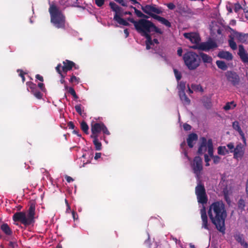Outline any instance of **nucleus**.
<instances>
[{
    "instance_id": "nucleus-24",
    "label": "nucleus",
    "mask_w": 248,
    "mask_h": 248,
    "mask_svg": "<svg viewBox=\"0 0 248 248\" xmlns=\"http://www.w3.org/2000/svg\"><path fill=\"white\" fill-rule=\"evenodd\" d=\"M1 231L8 236L11 235L13 233L12 230L7 223H3L0 226Z\"/></svg>"
},
{
    "instance_id": "nucleus-25",
    "label": "nucleus",
    "mask_w": 248,
    "mask_h": 248,
    "mask_svg": "<svg viewBox=\"0 0 248 248\" xmlns=\"http://www.w3.org/2000/svg\"><path fill=\"white\" fill-rule=\"evenodd\" d=\"M109 5L110 7V8L112 10L115 12V15H121L122 11V8L119 7L118 5H117L114 2H110L109 3Z\"/></svg>"
},
{
    "instance_id": "nucleus-14",
    "label": "nucleus",
    "mask_w": 248,
    "mask_h": 248,
    "mask_svg": "<svg viewBox=\"0 0 248 248\" xmlns=\"http://www.w3.org/2000/svg\"><path fill=\"white\" fill-rule=\"evenodd\" d=\"M184 36L186 39L190 40L192 43L198 44L201 41V37L199 33L191 32L184 33Z\"/></svg>"
},
{
    "instance_id": "nucleus-6",
    "label": "nucleus",
    "mask_w": 248,
    "mask_h": 248,
    "mask_svg": "<svg viewBox=\"0 0 248 248\" xmlns=\"http://www.w3.org/2000/svg\"><path fill=\"white\" fill-rule=\"evenodd\" d=\"M195 194L197 196L198 202L202 204H205L208 201L204 186L201 181L195 187Z\"/></svg>"
},
{
    "instance_id": "nucleus-55",
    "label": "nucleus",
    "mask_w": 248,
    "mask_h": 248,
    "mask_svg": "<svg viewBox=\"0 0 248 248\" xmlns=\"http://www.w3.org/2000/svg\"><path fill=\"white\" fill-rule=\"evenodd\" d=\"M227 146L230 150V151L231 150H233L235 148L234 147V144L232 142L229 143L227 145Z\"/></svg>"
},
{
    "instance_id": "nucleus-63",
    "label": "nucleus",
    "mask_w": 248,
    "mask_h": 248,
    "mask_svg": "<svg viewBox=\"0 0 248 248\" xmlns=\"http://www.w3.org/2000/svg\"><path fill=\"white\" fill-rule=\"evenodd\" d=\"M38 87L42 90L43 91L45 89V86L43 83H39L38 84Z\"/></svg>"
},
{
    "instance_id": "nucleus-56",
    "label": "nucleus",
    "mask_w": 248,
    "mask_h": 248,
    "mask_svg": "<svg viewBox=\"0 0 248 248\" xmlns=\"http://www.w3.org/2000/svg\"><path fill=\"white\" fill-rule=\"evenodd\" d=\"M62 65L61 63H59L56 67V70L59 73V74H61L62 71L61 70V68H62Z\"/></svg>"
},
{
    "instance_id": "nucleus-17",
    "label": "nucleus",
    "mask_w": 248,
    "mask_h": 248,
    "mask_svg": "<svg viewBox=\"0 0 248 248\" xmlns=\"http://www.w3.org/2000/svg\"><path fill=\"white\" fill-rule=\"evenodd\" d=\"M239 51L238 54L241 58L242 61L244 63H248V53L246 50L243 45H239Z\"/></svg>"
},
{
    "instance_id": "nucleus-2",
    "label": "nucleus",
    "mask_w": 248,
    "mask_h": 248,
    "mask_svg": "<svg viewBox=\"0 0 248 248\" xmlns=\"http://www.w3.org/2000/svg\"><path fill=\"white\" fill-rule=\"evenodd\" d=\"M50 21L58 29H65V16L61 10L55 5L52 4L49 8Z\"/></svg>"
},
{
    "instance_id": "nucleus-30",
    "label": "nucleus",
    "mask_w": 248,
    "mask_h": 248,
    "mask_svg": "<svg viewBox=\"0 0 248 248\" xmlns=\"http://www.w3.org/2000/svg\"><path fill=\"white\" fill-rule=\"evenodd\" d=\"M186 83L185 81H181L178 82L177 89L178 90V94H181L185 93Z\"/></svg>"
},
{
    "instance_id": "nucleus-39",
    "label": "nucleus",
    "mask_w": 248,
    "mask_h": 248,
    "mask_svg": "<svg viewBox=\"0 0 248 248\" xmlns=\"http://www.w3.org/2000/svg\"><path fill=\"white\" fill-rule=\"evenodd\" d=\"M236 107V104H234V102L232 101L231 102H228L226 104V105L224 106L223 108L225 110H228L231 109V108H233Z\"/></svg>"
},
{
    "instance_id": "nucleus-21",
    "label": "nucleus",
    "mask_w": 248,
    "mask_h": 248,
    "mask_svg": "<svg viewBox=\"0 0 248 248\" xmlns=\"http://www.w3.org/2000/svg\"><path fill=\"white\" fill-rule=\"evenodd\" d=\"M198 135L196 133H191L188 135L187 139V145L189 148H192L194 146L193 141L198 140Z\"/></svg>"
},
{
    "instance_id": "nucleus-1",
    "label": "nucleus",
    "mask_w": 248,
    "mask_h": 248,
    "mask_svg": "<svg viewBox=\"0 0 248 248\" xmlns=\"http://www.w3.org/2000/svg\"><path fill=\"white\" fill-rule=\"evenodd\" d=\"M208 215L216 229L223 234L225 233V221L227 214L223 202L217 201L212 203L209 206Z\"/></svg>"
},
{
    "instance_id": "nucleus-3",
    "label": "nucleus",
    "mask_w": 248,
    "mask_h": 248,
    "mask_svg": "<svg viewBox=\"0 0 248 248\" xmlns=\"http://www.w3.org/2000/svg\"><path fill=\"white\" fill-rule=\"evenodd\" d=\"M35 210V204H31L28 210L27 215L24 212H16L13 216V219L16 222H20L25 226H29L34 222Z\"/></svg>"
},
{
    "instance_id": "nucleus-11",
    "label": "nucleus",
    "mask_w": 248,
    "mask_h": 248,
    "mask_svg": "<svg viewBox=\"0 0 248 248\" xmlns=\"http://www.w3.org/2000/svg\"><path fill=\"white\" fill-rule=\"evenodd\" d=\"M127 20L134 24L138 32L142 31L143 28L146 29L148 27L147 24L150 21L145 19H140L138 21H135L133 18L130 17H128Z\"/></svg>"
},
{
    "instance_id": "nucleus-10",
    "label": "nucleus",
    "mask_w": 248,
    "mask_h": 248,
    "mask_svg": "<svg viewBox=\"0 0 248 248\" xmlns=\"http://www.w3.org/2000/svg\"><path fill=\"white\" fill-rule=\"evenodd\" d=\"M202 163V159L200 156H195L194 158L193 163H191L192 169L198 179L200 178L201 171L203 169Z\"/></svg>"
},
{
    "instance_id": "nucleus-12",
    "label": "nucleus",
    "mask_w": 248,
    "mask_h": 248,
    "mask_svg": "<svg viewBox=\"0 0 248 248\" xmlns=\"http://www.w3.org/2000/svg\"><path fill=\"white\" fill-rule=\"evenodd\" d=\"M217 43L212 40H209L205 42H202L200 44V49L201 50L204 51H209L210 49L217 48Z\"/></svg>"
},
{
    "instance_id": "nucleus-27",
    "label": "nucleus",
    "mask_w": 248,
    "mask_h": 248,
    "mask_svg": "<svg viewBox=\"0 0 248 248\" xmlns=\"http://www.w3.org/2000/svg\"><path fill=\"white\" fill-rule=\"evenodd\" d=\"M200 59L201 58L204 63H212V58L208 55L203 52L200 53Z\"/></svg>"
},
{
    "instance_id": "nucleus-8",
    "label": "nucleus",
    "mask_w": 248,
    "mask_h": 248,
    "mask_svg": "<svg viewBox=\"0 0 248 248\" xmlns=\"http://www.w3.org/2000/svg\"><path fill=\"white\" fill-rule=\"evenodd\" d=\"M227 80L232 86L237 87L240 83V78L239 75L234 71H227L225 73Z\"/></svg>"
},
{
    "instance_id": "nucleus-23",
    "label": "nucleus",
    "mask_w": 248,
    "mask_h": 248,
    "mask_svg": "<svg viewBox=\"0 0 248 248\" xmlns=\"http://www.w3.org/2000/svg\"><path fill=\"white\" fill-rule=\"evenodd\" d=\"M154 19L157 20L159 22H160L162 24L164 25L166 27L168 28H170L171 26V24L170 22L166 19V18L161 17L160 16H159L158 15H154Z\"/></svg>"
},
{
    "instance_id": "nucleus-29",
    "label": "nucleus",
    "mask_w": 248,
    "mask_h": 248,
    "mask_svg": "<svg viewBox=\"0 0 248 248\" xmlns=\"http://www.w3.org/2000/svg\"><path fill=\"white\" fill-rule=\"evenodd\" d=\"M180 100L185 105H189L190 104V100L186 96V93L179 94Z\"/></svg>"
},
{
    "instance_id": "nucleus-20",
    "label": "nucleus",
    "mask_w": 248,
    "mask_h": 248,
    "mask_svg": "<svg viewBox=\"0 0 248 248\" xmlns=\"http://www.w3.org/2000/svg\"><path fill=\"white\" fill-rule=\"evenodd\" d=\"M217 56L227 61H231L233 59V56L231 53L229 51H221L218 52Z\"/></svg>"
},
{
    "instance_id": "nucleus-5",
    "label": "nucleus",
    "mask_w": 248,
    "mask_h": 248,
    "mask_svg": "<svg viewBox=\"0 0 248 248\" xmlns=\"http://www.w3.org/2000/svg\"><path fill=\"white\" fill-rule=\"evenodd\" d=\"M147 27L146 29L143 28L142 31H139L138 33L146 38V43L150 45H153L152 37L150 33L152 31H155L159 34H162L163 32L151 21L147 24Z\"/></svg>"
},
{
    "instance_id": "nucleus-7",
    "label": "nucleus",
    "mask_w": 248,
    "mask_h": 248,
    "mask_svg": "<svg viewBox=\"0 0 248 248\" xmlns=\"http://www.w3.org/2000/svg\"><path fill=\"white\" fill-rule=\"evenodd\" d=\"M138 4L140 6V8L144 13L149 15L153 18H154L155 17L154 15H156L154 13L156 14H160L162 13L161 9L158 8L155 4H147L145 6H143L141 5L139 2Z\"/></svg>"
},
{
    "instance_id": "nucleus-48",
    "label": "nucleus",
    "mask_w": 248,
    "mask_h": 248,
    "mask_svg": "<svg viewBox=\"0 0 248 248\" xmlns=\"http://www.w3.org/2000/svg\"><path fill=\"white\" fill-rule=\"evenodd\" d=\"M241 9H242V6L239 3L234 4V11L235 13H237Z\"/></svg>"
},
{
    "instance_id": "nucleus-42",
    "label": "nucleus",
    "mask_w": 248,
    "mask_h": 248,
    "mask_svg": "<svg viewBox=\"0 0 248 248\" xmlns=\"http://www.w3.org/2000/svg\"><path fill=\"white\" fill-rule=\"evenodd\" d=\"M68 93L71 94L75 99H77L78 98L74 89L73 87L69 88Z\"/></svg>"
},
{
    "instance_id": "nucleus-19",
    "label": "nucleus",
    "mask_w": 248,
    "mask_h": 248,
    "mask_svg": "<svg viewBox=\"0 0 248 248\" xmlns=\"http://www.w3.org/2000/svg\"><path fill=\"white\" fill-rule=\"evenodd\" d=\"M207 146V141L205 138L202 137V142L201 145H200L198 150V153L199 155H202L206 151V147Z\"/></svg>"
},
{
    "instance_id": "nucleus-31",
    "label": "nucleus",
    "mask_w": 248,
    "mask_h": 248,
    "mask_svg": "<svg viewBox=\"0 0 248 248\" xmlns=\"http://www.w3.org/2000/svg\"><path fill=\"white\" fill-rule=\"evenodd\" d=\"M216 63L217 67L223 71H226L228 69V65L226 63L223 61L217 60L216 61Z\"/></svg>"
},
{
    "instance_id": "nucleus-36",
    "label": "nucleus",
    "mask_w": 248,
    "mask_h": 248,
    "mask_svg": "<svg viewBox=\"0 0 248 248\" xmlns=\"http://www.w3.org/2000/svg\"><path fill=\"white\" fill-rule=\"evenodd\" d=\"M80 128L82 131L86 134H89V126L87 123L83 121L80 123Z\"/></svg>"
},
{
    "instance_id": "nucleus-37",
    "label": "nucleus",
    "mask_w": 248,
    "mask_h": 248,
    "mask_svg": "<svg viewBox=\"0 0 248 248\" xmlns=\"http://www.w3.org/2000/svg\"><path fill=\"white\" fill-rule=\"evenodd\" d=\"M217 153L220 155H224L228 154L229 151L225 146H220L217 148Z\"/></svg>"
},
{
    "instance_id": "nucleus-61",
    "label": "nucleus",
    "mask_w": 248,
    "mask_h": 248,
    "mask_svg": "<svg viewBox=\"0 0 248 248\" xmlns=\"http://www.w3.org/2000/svg\"><path fill=\"white\" fill-rule=\"evenodd\" d=\"M65 179H66V181L68 183H70L74 181V179L71 177H70L69 176H66Z\"/></svg>"
},
{
    "instance_id": "nucleus-54",
    "label": "nucleus",
    "mask_w": 248,
    "mask_h": 248,
    "mask_svg": "<svg viewBox=\"0 0 248 248\" xmlns=\"http://www.w3.org/2000/svg\"><path fill=\"white\" fill-rule=\"evenodd\" d=\"M239 134L240 135L244 143L245 144H246V139L245 138V134H244V132L243 131H242L241 132H240Z\"/></svg>"
},
{
    "instance_id": "nucleus-18",
    "label": "nucleus",
    "mask_w": 248,
    "mask_h": 248,
    "mask_svg": "<svg viewBox=\"0 0 248 248\" xmlns=\"http://www.w3.org/2000/svg\"><path fill=\"white\" fill-rule=\"evenodd\" d=\"M62 63L63 65L62 67V70L63 72L65 73L72 70V68L75 66V63L73 62L68 60L63 61Z\"/></svg>"
},
{
    "instance_id": "nucleus-41",
    "label": "nucleus",
    "mask_w": 248,
    "mask_h": 248,
    "mask_svg": "<svg viewBox=\"0 0 248 248\" xmlns=\"http://www.w3.org/2000/svg\"><path fill=\"white\" fill-rule=\"evenodd\" d=\"M191 88L192 89V90H193L195 91H197V92L200 91L201 92H203V89L202 86L200 84H199V85L192 84Z\"/></svg>"
},
{
    "instance_id": "nucleus-26",
    "label": "nucleus",
    "mask_w": 248,
    "mask_h": 248,
    "mask_svg": "<svg viewBox=\"0 0 248 248\" xmlns=\"http://www.w3.org/2000/svg\"><path fill=\"white\" fill-rule=\"evenodd\" d=\"M121 15H115L113 17V19L116 21L118 23L123 26H128L129 25L128 22L125 20L121 17Z\"/></svg>"
},
{
    "instance_id": "nucleus-58",
    "label": "nucleus",
    "mask_w": 248,
    "mask_h": 248,
    "mask_svg": "<svg viewBox=\"0 0 248 248\" xmlns=\"http://www.w3.org/2000/svg\"><path fill=\"white\" fill-rule=\"evenodd\" d=\"M116 2H118L119 4H120L123 6H126V3L125 2L124 0H114Z\"/></svg>"
},
{
    "instance_id": "nucleus-51",
    "label": "nucleus",
    "mask_w": 248,
    "mask_h": 248,
    "mask_svg": "<svg viewBox=\"0 0 248 248\" xmlns=\"http://www.w3.org/2000/svg\"><path fill=\"white\" fill-rule=\"evenodd\" d=\"M9 248H15L17 246V244L16 242L10 241L9 243Z\"/></svg>"
},
{
    "instance_id": "nucleus-46",
    "label": "nucleus",
    "mask_w": 248,
    "mask_h": 248,
    "mask_svg": "<svg viewBox=\"0 0 248 248\" xmlns=\"http://www.w3.org/2000/svg\"><path fill=\"white\" fill-rule=\"evenodd\" d=\"M79 79V78H77L75 76L73 75L71 76V78L69 79V82L71 83L76 82L77 83H78Z\"/></svg>"
},
{
    "instance_id": "nucleus-38",
    "label": "nucleus",
    "mask_w": 248,
    "mask_h": 248,
    "mask_svg": "<svg viewBox=\"0 0 248 248\" xmlns=\"http://www.w3.org/2000/svg\"><path fill=\"white\" fill-rule=\"evenodd\" d=\"M232 128L237 131L239 133L243 131L241 128L239 123L238 121H235L232 123Z\"/></svg>"
},
{
    "instance_id": "nucleus-45",
    "label": "nucleus",
    "mask_w": 248,
    "mask_h": 248,
    "mask_svg": "<svg viewBox=\"0 0 248 248\" xmlns=\"http://www.w3.org/2000/svg\"><path fill=\"white\" fill-rule=\"evenodd\" d=\"M32 94L36 98L38 99H41L43 96V94L40 92L39 90Z\"/></svg>"
},
{
    "instance_id": "nucleus-9",
    "label": "nucleus",
    "mask_w": 248,
    "mask_h": 248,
    "mask_svg": "<svg viewBox=\"0 0 248 248\" xmlns=\"http://www.w3.org/2000/svg\"><path fill=\"white\" fill-rule=\"evenodd\" d=\"M92 135L91 136H98V134L102 131L104 134L109 135L110 133L107 127L103 123H95L91 125Z\"/></svg>"
},
{
    "instance_id": "nucleus-53",
    "label": "nucleus",
    "mask_w": 248,
    "mask_h": 248,
    "mask_svg": "<svg viewBox=\"0 0 248 248\" xmlns=\"http://www.w3.org/2000/svg\"><path fill=\"white\" fill-rule=\"evenodd\" d=\"M167 6L170 10H173L175 8V5L172 2L167 3Z\"/></svg>"
},
{
    "instance_id": "nucleus-64",
    "label": "nucleus",
    "mask_w": 248,
    "mask_h": 248,
    "mask_svg": "<svg viewBox=\"0 0 248 248\" xmlns=\"http://www.w3.org/2000/svg\"><path fill=\"white\" fill-rule=\"evenodd\" d=\"M79 129L74 130V131H73V133L74 134H76L78 137L80 138V137H81V135L80 134H79Z\"/></svg>"
},
{
    "instance_id": "nucleus-16",
    "label": "nucleus",
    "mask_w": 248,
    "mask_h": 248,
    "mask_svg": "<svg viewBox=\"0 0 248 248\" xmlns=\"http://www.w3.org/2000/svg\"><path fill=\"white\" fill-rule=\"evenodd\" d=\"M201 215L202 219V227L207 230H211L210 224L208 222L207 215L205 211V209L203 207L201 210Z\"/></svg>"
},
{
    "instance_id": "nucleus-32",
    "label": "nucleus",
    "mask_w": 248,
    "mask_h": 248,
    "mask_svg": "<svg viewBox=\"0 0 248 248\" xmlns=\"http://www.w3.org/2000/svg\"><path fill=\"white\" fill-rule=\"evenodd\" d=\"M207 148H208V153L209 155L212 157L214 156V150H213V145L212 139H209L207 140Z\"/></svg>"
},
{
    "instance_id": "nucleus-4",
    "label": "nucleus",
    "mask_w": 248,
    "mask_h": 248,
    "mask_svg": "<svg viewBox=\"0 0 248 248\" xmlns=\"http://www.w3.org/2000/svg\"><path fill=\"white\" fill-rule=\"evenodd\" d=\"M183 59L185 64L189 70H196L200 65L201 59L195 52L189 51L183 55Z\"/></svg>"
},
{
    "instance_id": "nucleus-44",
    "label": "nucleus",
    "mask_w": 248,
    "mask_h": 248,
    "mask_svg": "<svg viewBox=\"0 0 248 248\" xmlns=\"http://www.w3.org/2000/svg\"><path fill=\"white\" fill-rule=\"evenodd\" d=\"M76 111L80 115L82 116V106L81 104L77 105L75 107Z\"/></svg>"
},
{
    "instance_id": "nucleus-60",
    "label": "nucleus",
    "mask_w": 248,
    "mask_h": 248,
    "mask_svg": "<svg viewBox=\"0 0 248 248\" xmlns=\"http://www.w3.org/2000/svg\"><path fill=\"white\" fill-rule=\"evenodd\" d=\"M35 78L40 81L43 82L44 81L43 77L40 75L39 74H37L35 76Z\"/></svg>"
},
{
    "instance_id": "nucleus-43",
    "label": "nucleus",
    "mask_w": 248,
    "mask_h": 248,
    "mask_svg": "<svg viewBox=\"0 0 248 248\" xmlns=\"http://www.w3.org/2000/svg\"><path fill=\"white\" fill-rule=\"evenodd\" d=\"M174 74L175 75V77L176 78V79L178 81H179L181 78H182V75L181 73L179 72L176 69H173Z\"/></svg>"
},
{
    "instance_id": "nucleus-28",
    "label": "nucleus",
    "mask_w": 248,
    "mask_h": 248,
    "mask_svg": "<svg viewBox=\"0 0 248 248\" xmlns=\"http://www.w3.org/2000/svg\"><path fill=\"white\" fill-rule=\"evenodd\" d=\"M91 137L93 139V143L95 146V149L97 151H100L102 149V144L99 141L98 136H91Z\"/></svg>"
},
{
    "instance_id": "nucleus-57",
    "label": "nucleus",
    "mask_w": 248,
    "mask_h": 248,
    "mask_svg": "<svg viewBox=\"0 0 248 248\" xmlns=\"http://www.w3.org/2000/svg\"><path fill=\"white\" fill-rule=\"evenodd\" d=\"M67 126L69 129H74L75 128V125L73 122L70 121L67 124Z\"/></svg>"
},
{
    "instance_id": "nucleus-13",
    "label": "nucleus",
    "mask_w": 248,
    "mask_h": 248,
    "mask_svg": "<svg viewBox=\"0 0 248 248\" xmlns=\"http://www.w3.org/2000/svg\"><path fill=\"white\" fill-rule=\"evenodd\" d=\"M232 35L237 40L238 42L248 43V33H244L232 30Z\"/></svg>"
},
{
    "instance_id": "nucleus-33",
    "label": "nucleus",
    "mask_w": 248,
    "mask_h": 248,
    "mask_svg": "<svg viewBox=\"0 0 248 248\" xmlns=\"http://www.w3.org/2000/svg\"><path fill=\"white\" fill-rule=\"evenodd\" d=\"M131 8H133L134 10V13L138 17L143 18V19H146L148 18V16L143 14L140 11L138 10L136 7L131 6Z\"/></svg>"
},
{
    "instance_id": "nucleus-40",
    "label": "nucleus",
    "mask_w": 248,
    "mask_h": 248,
    "mask_svg": "<svg viewBox=\"0 0 248 248\" xmlns=\"http://www.w3.org/2000/svg\"><path fill=\"white\" fill-rule=\"evenodd\" d=\"M238 207L239 209H240L241 212L244 210L245 207V202L243 199H239L238 202Z\"/></svg>"
},
{
    "instance_id": "nucleus-34",
    "label": "nucleus",
    "mask_w": 248,
    "mask_h": 248,
    "mask_svg": "<svg viewBox=\"0 0 248 248\" xmlns=\"http://www.w3.org/2000/svg\"><path fill=\"white\" fill-rule=\"evenodd\" d=\"M26 84L30 89V92L32 94L38 90L36 85L32 82H27Z\"/></svg>"
},
{
    "instance_id": "nucleus-47",
    "label": "nucleus",
    "mask_w": 248,
    "mask_h": 248,
    "mask_svg": "<svg viewBox=\"0 0 248 248\" xmlns=\"http://www.w3.org/2000/svg\"><path fill=\"white\" fill-rule=\"evenodd\" d=\"M212 157L213 158L214 163L215 164H218L221 159V158L217 155H214Z\"/></svg>"
},
{
    "instance_id": "nucleus-15",
    "label": "nucleus",
    "mask_w": 248,
    "mask_h": 248,
    "mask_svg": "<svg viewBox=\"0 0 248 248\" xmlns=\"http://www.w3.org/2000/svg\"><path fill=\"white\" fill-rule=\"evenodd\" d=\"M231 153H233V157L235 159H238L241 158L244 154V149L242 143L238 144L233 150H231Z\"/></svg>"
},
{
    "instance_id": "nucleus-59",
    "label": "nucleus",
    "mask_w": 248,
    "mask_h": 248,
    "mask_svg": "<svg viewBox=\"0 0 248 248\" xmlns=\"http://www.w3.org/2000/svg\"><path fill=\"white\" fill-rule=\"evenodd\" d=\"M72 213V217H73L74 220H75L78 219V215L77 213L76 212H75L74 211H73Z\"/></svg>"
},
{
    "instance_id": "nucleus-35",
    "label": "nucleus",
    "mask_w": 248,
    "mask_h": 248,
    "mask_svg": "<svg viewBox=\"0 0 248 248\" xmlns=\"http://www.w3.org/2000/svg\"><path fill=\"white\" fill-rule=\"evenodd\" d=\"M229 37L230 38L228 41L229 46L232 50L236 49L237 45L234 41V39L235 38L233 37V36L232 35V34L230 35Z\"/></svg>"
},
{
    "instance_id": "nucleus-22",
    "label": "nucleus",
    "mask_w": 248,
    "mask_h": 248,
    "mask_svg": "<svg viewBox=\"0 0 248 248\" xmlns=\"http://www.w3.org/2000/svg\"><path fill=\"white\" fill-rule=\"evenodd\" d=\"M234 237L236 241L238 243H240V245L242 246H243L244 248H248V244L245 242L243 234H236L234 236Z\"/></svg>"
},
{
    "instance_id": "nucleus-52",
    "label": "nucleus",
    "mask_w": 248,
    "mask_h": 248,
    "mask_svg": "<svg viewBox=\"0 0 248 248\" xmlns=\"http://www.w3.org/2000/svg\"><path fill=\"white\" fill-rule=\"evenodd\" d=\"M183 128L185 130L189 131V130H191V126L189 124H188L187 123H185L183 124Z\"/></svg>"
},
{
    "instance_id": "nucleus-62",
    "label": "nucleus",
    "mask_w": 248,
    "mask_h": 248,
    "mask_svg": "<svg viewBox=\"0 0 248 248\" xmlns=\"http://www.w3.org/2000/svg\"><path fill=\"white\" fill-rule=\"evenodd\" d=\"M183 53V49L181 47H179L177 50V54L179 56H182Z\"/></svg>"
},
{
    "instance_id": "nucleus-49",
    "label": "nucleus",
    "mask_w": 248,
    "mask_h": 248,
    "mask_svg": "<svg viewBox=\"0 0 248 248\" xmlns=\"http://www.w3.org/2000/svg\"><path fill=\"white\" fill-rule=\"evenodd\" d=\"M95 3L98 7H101L103 6L105 2V0H94Z\"/></svg>"
},
{
    "instance_id": "nucleus-50",
    "label": "nucleus",
    "mask_w": 248,
    "mask_h": 248,
    "mask_svg": "<svg viewBox=\"0 0 248 248\" xmlns=\"http://www.w3.org/2000/svg\"><path fill=\"white\" fill-rule=\"evenodd\" d=\"M17 72H19V76L22 78V81L24 82L25 80V78L24 75L25 73L22 70H18Z\"/></svg>"
}]
</instances>
